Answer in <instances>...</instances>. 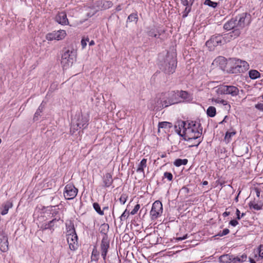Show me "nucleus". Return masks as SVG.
I'll use <instances>...</instances> for the list:
<instances>
[{"instance_id": "f257e3e1", "label": "nucleus", "mask_w": 263, "mask_h": 263, "mask_svg": "<svg viewBox=\"0 0 263 263\" xmlns=\"http://www.w3.org/2000/svg\"><path fill=\"white\" fill-rule=\"evenodd\" d=\"M176 130L178 134L184 137L185 140H190L198 138L201 133L199 130V124L194 121L178 122L175 125Z\"/></svg>"}, {"instance_id": "f03ea898", "label": "nucleus", "mask_w": 263, "mask_h": 263, "mask_svg": "<svg viewBox=\"0 0 263 263\" xmlns=\"http://www.w3.org/2000/svg\"><path fill=\"white\" fill-rule=\"evenodd\" d=\"M229 64L231 66V70L232 73L243 72L249 68V65L246 61L239 59H231L229 60Z\"/></svg>"}, {"instance_id": "7ed1b4c3", "label": "nucleus", "mask_w": 263, "mask_h": 263, "mask_svg": "<svg viewBox=\"0 0 263 263\" xmlns=\"http://www.w3.org/2000/svg\"><path fill=\"white\" fill-rule=\"evenodd\" d=\"M76 60V53L73 51L66 50L62 55L61 64L64 68L71 66Z\"/></svg>"}, {"instance_id": "20e7f679", "label": "nucleus", "mask_w": 263, "mask_h": 263, "mask_svg": "<svg viewBox=\"0 0 263 263\" xmlns=\"http://www.w3.org/2000/svg\"><path fill=\"white\" fill-rule=\"evenodd\" d=\"M216 92L219 95H230L234 97L238 95L239 89L234 86L221 85L217 88Z\"/></svg>"}, {"instance_id": "39448f33", "label": "nucleus", "mask_w": 263, "mask_h": 263, "mask_svg": "<svg viewBox=\"0 0 263 263\" xmlns=\"http://www.w3.org/2000/svg\"><path fill=\"white\" fill-rule=\"evenodd\" d=\"M250 14L243 12L236 16L235 18L237 27L239 28H243L246 26L249 25L251 22Z\"/></svg>"}, {"instance_id": "423d86ee", "label": "nucleus", "mask_w": 263, "mask_h": 263, "mask_svg": "<svg viewBox=\"0 0 263 263\" xmlns=\"http://www.w3.org/2000/svg\"><path fill=\"white\" fill-rule=\"evenodd\" d=\"M167 63L161 65V69L166 73H173L176 67V61L173 58L168 57L166 59Z\"/></svg>"}, {"instance_id": "0eeeda50", "label": "nucleus", "mask_w": 263, "mask_h": 263, "mask_svg": "<svg viewBox=\"0 0 263 263\" xmlns=\"http://www.w3.org/2000/svg\"><path fill=\"white\" fill-rule=\"evenodd\" d=\"M163 212L162 204V203L157 200L155 201L150 211V215L152 219H156L160 217Z\"/></svg>"}, {"instance_id": "6e6552de", "label": "nucleus", "mask_w": 263, "mask_h": 263, "mask_svg": "<svg viewBox=\"0 0 263 263\" xmlns=\"http://www.w3.org/2000/svg\"><path fill=\"white\" fill-rule=\"evenodd\" d=\"M149 104L150 108L152 109L160 110L168 106L167 103H163L161 94L157 96L156 98L151 100Z\"/></svg>"}, {"instance_id": "1a4fd4ad", "label": "nucleus", "mask_w": 263, "mask_h": 263, "mask_svg": "<svg viewBox=\"0 0 263 263\" xmlns=\"http://www.w3.org/2000/svg\"><path fill=\"white\" fill-rule=\"evenodd\" d=\"M78 189L72 184H67L65 187L64 195L67 200L73 199L77 195Z\"/></svg>"}, {"instance_id": "9d476101", "label": "nucleus", "mask_w": 263, "mask_h": 263, "mask_svg": "<svg viewBox=\"0 0 263 263\" xmlns=\"http://www.w3.org/2000/svg\"><path fill=\"white\" fill-rule=\"evenodd\" d=\"M66 35V32L64 30H60L57 31H53L51 33H48L46 35V39L48 41L53 40H61L65 38Z\"/></svg>"}, {"instance_id": "9b49d317", "label": "nucleus", "mask_w": 263, "mask_h": 263, "mask_svg": "<svg viewBox=\"0 0 263 263\" xmlns=\"http://www.w3.org/2000/svg\"><path fill=\"white\" fill-rule=\"evenodd\" d=\"M67 240L69 249L71 250L74 251L77 249L78 247V237L77 234L69 235V236L67 237Z\"/></svg>"}, {"instance_id": "f8f14e48", "label": "nucleus", "mask_w": 263, "mask_h": 263, "mask_svg": "<svg viewBox=\"0 0 263 263\" xmlns=\"http://www.w3.org/2000/svg\"><path fill=\"white\" fill-rule=\"evenodd\" d=\"M109 247V241L107 237H103L101 243V255L104 260H105L106 256Z\"/></svg>"}, {"instance_id": "ddd939ff", "label": "nucleus", "mask_w": 263, "mask_h": 263, "mask_svg": "<svg viewBox=\"0 0 263 263\" xmlns=\"http://www.w3.org/2000/svg\"><path fill=\"white\" fill-rule=\"evenodd\" d=\"M55 21L62 25H69V21L67 17V14L65 12H59L55 16Z\"/></svg>"}, {"instance_id": "4468645a", "label": "nucleus", "mask_w": 263, "mask_h": 263, "mask_svg": "<svg viewBox=\"0 0 263 263\" xmlns=\"http://www.w3.org/2000/svg\"><path fill=\"white\" fill-rule=\"evenodd\" d=\"M240 32L239 29H235L233 31L224 35L223 37V43L229 42L231 40L234 39L240 35Z\"/></svg>"}, {"instance_id": "2eb2a0df", "label": "nucleus", "mask_w": 263, "mask_h": 263, "mask_svg": "<svg viewBox=\"0 0 263 263\" xmlns=\"http://www.w3.org/2000/svg\"><path fill=\"white\" fill-rule=\"evenodd\" d=\"M166 95L168 97V99H169L170 101L169 103H167L168 106L181 102V100L179 98L177 91H173L166 94Z\"/></svg>"}, {"instance_id": "dca6fc26", "label": "nucleus", "mask_w": 263, "mask_h": 263, "mask_svg": "<svg viewBox=\"0 0 263 263\" xmlns=\"http://www.w3.org/2000/svg\"><path fill=\"white\" fill-rule=\"evenodd\" d=\"M1 236L2 238L0 239V250L3 252H6L9 249L8 237L3 232Z\"/></svg>"}, {"instance_id": "f3484780", "label": "nucleus", "mask_w": 263, "mask_h": 263, "mask_svg": "<svg viewBox=\"0 0 263 263\" xmlns=\"http://www.w3.org/2000/svg\"><path fill=\"white\" fill-rule=\"evenodd\" d=\"M89 117L87 115L79 116L76 125L79 128H85L88 125Z\"/></svg>"}, {"instance_id": "a211bd4d", "label": "nucleus", "mask_w": 263, "mask_h": 263, "mask_svg": "<svg viewBox=\"0 0 263 263\" xmlns=\"http://www.w3.org/2000/svg\"><path fill=\"white\" fill-rule=\"evenodd\" d=\"M146 162L147 160L145 158H143L139 164L136 170V172L138 173L140 177L142 178H144L145 177L144 168L147 166Z\"/></svg>"}, {"instance_id": "6ab92c4d", "label": "nucleus", "mask_w": 263, "mask_h": 263, "mask_svg": "<svg viewBox=\"0 0 263 263\" xmlns=\"http://www.w3.org/2000/svg\"><path fill=\"white\" fill-rule=\"evenodd\" d=\"M234 256L229 254L223 255L219 257L220 263H235Z\"/></svg>"}, {"instance_id": "aec40b11", "label": "nucleus", "mask_w": 263, "mask_h": 263, "mask_svg": "<svg viewBox=\"0 0 263 263\" xmlns=\"http://www.w3.org/2000/svg\"><path fill=\"white\" fill-rule=\"evenodd\" d=\"M235 27H237V23L235 18L228 21L224 24L223 28L225 30H230L234 29Z\"/></svg>"}, {"instance_id": "412c9836", "label": "nucleus", "mask_w": 263, "mask_h": 263, "mask_svg": "<svg viewBox=\"0 0 263 263\" xmlns=\"http://www.w3.org/2000/svg\"><path fill=\"white\" fill-rule=\"evenodd\" d=\"M210 40L212 43H214L215 46L221 45L222 43L224 44L223 42V37L219 34L212 36Z\"/></svg>"}, {"instance_id": "4be33fe9", "label": "nucleus", "mask_w": 263, "mask_h": 263, "mask_svg": "<svg viewBox=\"0 0 263 263\" xmlns=\"http://www.w3.org/2000/svg\"><path fill=\"white\" fill-rule=\"evenodd\" d=\"M212 101L213 104L214 103H219L222 104L225 106V108L227 110H229L231 108V106L229 104H228V101L225 100L221 99L220 98L216 99H212Z\"/></svg>"}, {"instance_id": "5701e85b", "label": "nucleus", "mask_w": 263, "mask_h": 263, "mask_svg": "<svg viewBox=\"0 0 263 263\" xmlns=\"http://www.w3.org/2000/svg\"><path fill=\"white\" fill-rule=\"evenodd\" d=\"M177 93L179 99L181 101L182 100L189 101L191 100L190 95L185 91H177Z\"/></svg>"}, {"instance_id": "b1692460", "label": "nucleus", "mask_w": 263, "mask_h": 263, "mask_svg": "<svg viewBox=\"0 0 263 263\" xmlns=\"http://www.w3.org/2000/svg\"><path fill=\"white\" fill-rule=\"evenodd\" d=\"M12 207V203L10 202L7 201L2 205V209L1 214L5 215L8 212L9 209Z\"/></svg>"}, {"instance_id": "393cba45", "label": "nucleus", "mask_w": 263, "mask_h": 263, "mask_svg": "<svg viewBox=\"0 0 263 263\" xmlns=\"http://www.w3.org/2000/svg\"><path fill=\"white\" fill-rule=\"evenodd\" d=\"M104 185L106 187L109 186L112 182V176L109 173L106 174L104 179Z\"/></svg>"}, {"instance_id": "a878e982", "label": "nucleus", "mask_w": 263, "mask_h": 263, "mask_svg": "<svg viewBox=\"0 0 263 263\" xmlns=\"http://www.w3.org/2000/svg\"><path fill=\"white\" fill-rule=\"evenodd\" d=\"M236 134L235 132H227L226 134L224 141L226 143H228L231 141V137Z\"/></svg>"}, {"instance_id": "bb28decb", "label": "nucleus", "mask_w": 263, "mask_h": 263, "mask_svg": "<svg viewBox=\"0 0 263 263\" xmlns=\"http://www.w3.org/2000/svg\"><path fill=\"white\" fill-rule=\"evenodd\" d=\"M249 77L251 79H256L260 77V73L256 70H251L249 71Z\"/></svg>"}, {"instance_id": "cd10ccee", "label": "nucleus", "mask_w": 263, "mask_h": 263, "mask_svg": "<svg viewBox=\"0 0 263 263\" xmlns=\"http://www.w3.org/2000/svg\"><path fill=\"white\" fill-rule=\"evenodd\" d=\"M44 109V106L41 105L37 110L36 111L34 117H33V120L34 121H37L39 119V117L41 116V114L43 111Z\"/></svg>"}, {"instance_id": "c85d7f7f", "label": "nucleus", "mask_w": 263, "mask_h": 263, "mask_svg": "<svg viewBox=\"0 0 263 263\" xmlns=\"http://www.w3.org/2000/svg\"><path fill=\"white\" fill-rule=\"evenodd\" d=\"M250 208H253L256 210H259L262 208V204L255 202V201H251L249 203Z\"/></svg>"}, {"instance_id": "c756f323", "label": "nucleus", "mask_w": 263, "mask_h": 263, "mask_svg": "<svg viewBox=\"0 0 263 263\" xmlns=\"http://www.w3.org/2000/svg\"><path fill=\"white\" fill-rule=\"evenodd\" d=\"M207 115L211 117H214L216 115V108L213 106H210L206 111Z\"/></svg>"}, {"instance_id": "7c9ffc66", "label": "nucleus", "mask_w": 263, "mask_h": 263, "mask_svg": "<svg viewBox=\"0 0 263 263\" xmlns=\"http://www.w3.org/2000/svg\"><path fill=\"white\" fill-rule=\"evenodd\" d=\"M187 160L186 159H178L174 162V165L176 166H180L182 165H186L187 163Z\"/></svg>"}, {"instance_id": "2f4dec72", "label": "nucleus", "mask_w": 263, "mask_h": 263, "mask_svg": "<svg viewBox=\"0 0 263 263\" xmlns=\"http://www.w3.org/2000/svg\"><path fill=\"white\" fill-rule=\"evenodd\" d=\"M247 258V255L243 254L240 256H234V261H236L235 263H240L246 260Z\"/></svg>"}, {"instance_id": "473e14b6", "label": "nucleus", "mask_w": 263, "mask_h": 263, "mask_svg": "<svg viewBox=\"0 0 263 263\" xmlns=\"http://www.w3.org/2000/svg\"><path fill=\"white\" fill-rule=\"evenodd\" d=\"M99 254L96 249H93L92 252L91 258L92 260L97 261L99 259Z\"/></svg>"}, {"instance_id": "72a5a7b5", "label": "nucleus", "mask_w": 263, "mask_h": 263, "mask_svg": "<svg viewBox=\"0 0 263 263\" xmlns=\"http://www.w3.org/2000/svg\"><path fill=\"white\" fill-rule=\"evenodd\" d=\"M93 206L96 211L100 215H104V212L103 210H101L100 206L98 203H94L93 204Z\"/></svg>"}, {"instance_id": "f704fd0d", "label": "nucleus", "mask_w": 263, "mask_h": 263, "mask_svg": "<svg viewBox=\"0 0 263 263\" xmlns=\"http://www.w3.org/2000/svg\"><path fill=\"white\" fill-rule=\"evenodd\" d=\"M171 123L168 122H160L158 124L159 128H166L167 127H171Z\"/></svg>"}, {"instance_id": "c9c22d12", "label": "nucleus", "mask_w": 263, "mask_h": 263, "mask_svg": "<svg viewBox=\"0 0 263 263\" xmlns=\"http://www.w3.org/2000/svg\"><path fill=\"white\" fill-rule=\"evenodd\" d=\"M72 234H76L74 227L73 226H69L67 227V237Z\"/></svg>"}, {"instance_id": "e433bc0d", "label": "nucleus", "mask_w": 263, "mask_h": 263, "mask_svg": "<svg viewBox=\"0 0 263 263\" xmlns=\"http://www.w3.org/2000/svg\"><path fill=\"white\" fill-rule=\"evenodd\" d=\"M204 4L205 5H208L212 8H216L217 6V4L216 3L213 2L211 1V0H205Z\"/></svg>"}, {"instance_id": "4c0bfd02", "label": "nucleus", "mask_w": 263, "mask_h": 263, "mask_svg": "<svg viewBox=\"0 0 263 263\" xmlns=\"http://www.w3.org/2000/svg\"><path fill=\"white\" fill-rule=\"evenodd\" d=\"M89 40L88 37H84L82 38L81 42V44L82 46V48L83 49L86 47V46L87 45V42H89Z\"/></svg>"}, {"instance_id": "58836bf2", "label": "nucleus", "mask_w": 263, "mask_h": 263, "mask_svg": "<svg viewBox=\"0 0 263 263\" xmlns=\"http://www.w3.org/2000/svg\"><path fill=\"white\" fill-rule=\"evenodd\" d=\"M127 198H128L127 195L126 194H123L122 195H121L120 198H119L120 202L122 204H125Z\"/></svg>"}, {"instance_id": "ea45409f", "label": "nucleus", "mask_w": 263, "mask_h": 263, "mask_svg": "<svg viewBox=\"0 0 263 263\" xmlns=\"http://www.w3.org/2000/svg\"><path fill=\"white\" fill-rule=\"evenodd\" d=\"M129 212L127 211L126 210L124 211V212L122 213L121 216L120 217V219L121 221H124L129 216Z\"/></svg>"}, {"instance_id": "a19ab883", "label": "nucleus", "mask_w": 263, "mask_h": 263, "mask_svg": "<svg viewBox=\"0 0 263 263\" xmlns=\"http://www.w3.org/2000/svg\"><path fill=\"white\" fill-rule=\"evenodd\" d=\"M128 20L130 22H137L138 20L137 14L135 13L130 14L128 17Z\"/></svg>"}, {"instance_id": "79ce46f5", "label": "nucleus", "mask_w": 263, "mask_h": 263, "mask_svg": "<svg viewBox=\"0 0 263 263\" xmlns=\"http://www.w3.org/2000/svg\"><path fill=\"white\" fill-rule=\"evenodd\" d=\"M257 252L258 253V257L262 259L263 258V245L259 246L257 249Z\"/></svg>"}, {"instance_id": "37998d69", "label": "nucleus", "mask_w": 263, "mask_h": 263, "mask_svg": "<svg viewBox=\"0 0 263 263\" xmlns=\"http://www.w3.org/2000/svg\"><path fill=\"white\" fill-rule=\"evenodd\" d=\"M214 62L216 64H217V63H221L222 64H225L226 63V60L225 59L222 57H218V58H217L215 60V61H214Z\"/></svg>"}, {"instance_id": "c03bdc74", "label": "nucleus", "mask_w": 263, "mask_h": 263, "mask_svg": "<svg viewBox=\"0 0 263 263\" xmlns=\"http://www.w3.org/2000/svg\"><path fill=\"white\" fill-rule=\"evenodd\" d=\"M206 46L210 50H213L214 47H216L210 39L206 42Z\"/></svg>"}, {"instance_id": "a18cd8bd", "label": "nucleus", "mask_w": 263, "mask_h": 263, "mask_svg": "<svg viewBox=\"0 0 263 263\" xmlns=\"http://www.w3.org/2000/svg\"><path fill=\"white\" fill-rule=\"evenodd\" d=\"M112 3L109 1H105L103 5V7L104 9H108L112 7Z\"/></svg>"}, {"instance_id": "49530a36", "label": "nucleus", "mask_w": 263, "mask_h": 263, "mask_svg": "<svg viewBox=\"0 0 263 263\" xmlns=\"http://www.w3.org/2000/svg\"><path fill=\"white\" fill-rule=\"evenodd\" d=\"M57 221L56 219H53L49 222L48 223H46L44 226V229H51L52 227L53 226L52 225V223H53L54 221Z\"/></svg>"}, {"instance_id": "de8ad7c7", "label": "nucleus", "mask_w": 263, "mask_h": 263, "mask_svg": "<svg viewBox=\"0 0 263 263\" xmlns=\"http://www.w3.org/2000/svg\"><path fill=\"white\" fill-rule=\"evenodd\" d=\"M161 99H162L163 103H168L170 102V100L168 99V97L166 94H161Z\"/></svg>"}, {"instance_id": "09e8293b", "label": "nucleus", "mask_w": 263, "mask_h": 263, "mask_svg": "<svg viewBox=\"0 0 263 263\" xmlns=\"http://www.w3.org/2000/svg\"><path fill=\"white\" fill-rule=\"evenodd\" d=\"M140 208V205L139 204H137L135 205L134 209L130 212V214L135 215L138 212Z\"/></svg>"}, {"instance_id": "8fccbe9b", "label": "nucleus", "mask_w": 263, "mask_h": 263, "mask_svg": "<svg viewBox=\"0 0 263 263\" xmlns=\"http://www.w3.org/2000/svg\"><path fill=\"white\" fill-rule=\"evenodd\" d=\"M165 178H167L169 181H171L173 179V175L171 173L165 172L164 174Z\"/></svg>"}, {"instance_id": "3c124183", "label": "nucleus", "mask_w": 263, "mask_h": 263, "mask_svg": "<svg viewBox=\"0 0 263 263\" xmlns=\"http://www.w3.org/2000/svg\"><path fill=\"white\" fill-rule=\"evenodd\" d=\"M191 10V8L188 7L187 6L185 7L184 11L183 12V17H185L187 16L188 13L190 12Z\"/></svg>"}, {"instance_id": "603ef678", "label": "nucleus", "mask_w": 263, "mask_h": 263, "mask_svg": "<svg viewBox=\"0 0 263 263\" xmlns=\"http://www.w3.org/2000/svg\"><path fill=\"white\" fill-rule=\"evenodd\" d=\"M230 232V231L228 229H224L222 232L220 233H219L218 235L219 236H223L224 235H227Z\"/></svg>"}, {"instance_id": "864d4df0", "label": "nucleus", "mask_w": 263, "mask_h": 263, "mask_svg": "<svg viewBox=\"0 0 263 263\" xmlns=\"http://www.w3.org/2000/svg\"><path fill=\"white\" fill-rule=\"evenodd\" d=\"M255 107L260 111H263V103H258L256 104Z\"/></svg>"}, {"instance_id": "5fc2aeb1", "label": "nucleus", "mask_w": 263, "mask_h": 263, "mask_svg": "<svg viewBox=\"0 0 263 263\" xmlns=\"http://www.w3.org/2000/svg\"><path fill=\"white\" fill-rule=\"evenodd\" d=\"M239 213H240L239 210L238 209H237L236 211V214L237 215V219H240L241 217H242L245 215V213H242L241 215L240 216L239 215Z\"/></svg>"}, {"instance_id": "6e6d98bb", "label": "nucleus", "mask_w": 263, "mask_h": 263, "mask_svg": "<svg viewBox=\"0 0 263 263\" xmlns=\"http://www.w3.org/2000/svg\"><path fill=\"white\" fill-rule=\"evenodd\" d=\"M238 223V221L236 220H232L230 221V224L231 226L235 227L237 225Z\"/></svg>"}, {"instance_id": "4d7b16f0", "label": "nucleus", "mask_w": 263, "mask_h": 263, "mask_svg": "<svg viewBox=\"0 0 263 263\" xmlns=\"http://www.w3.org/2000/svg\"><path fill=\"white\" fill-rule=\"evenodd\" d=\"M148 34L150 36H154L155 37L157 36V34L155 33L153 31H149L148 33Z\"/></svg>"}, {"instance_id": "13d9d810", "label": "nucleus", "mask_w": 263, "mask_h": 263, "mask_svg": "<svg viewBox=\"0 0 263 263\" xmlns=\"http://www.w3.org/2000/svg\"><path fill=\"white\" fill-rule=\"evenodd\" d=\"M187 235L186 234V235H184L183 237H179L176 238V240H178V241H180V240H184V239L187 238Z\"/></svg>"}, {"instance_id": "bf43d9fd", "label": "nucleus", "mask_w": 263, "mask_h": 263, "mask_svg": "<svg viewBox=\"0 0 263 263\" xmlns=\"http://www.w3.org/2000/svg\"><path fill=\"white\" fill-rule=\"evenodd\" d=\"M181 3L185 6H187L189 5V2L188 0H181Z\"/></svg>"}, {"instance_id": "052dcab7", "label": "nucleus", "mask_w": 263, "mask_h": 263, "mask_svg": "<svg viewBox=\"0 0 263 263\" xmlns=\"http://www.w3.org/2000/svg\"><path fill=\"white\" fill-rule=\"evenodd\" d=\"M181 191L183 192H184L185 193L189 192V189L186 187H183L182 188Z\"/></svg>"}, {"instance_id": "680f3d73", "label": "nucleus", "mask_w": 263, "mask_h": 263, "mask_svg": "<svg viewBox=\"0 0 263 263\" xmlns=\"http://www.w3.org/2000/svg\"><path fill=\"white\" fill-rule=\"evenodd\" d=\"M230 212L226 211L222 214V215L223 217H227V216H229L230 215Z\"/></svg>"}, {"instance_id": "e2e57ef3", "label": "nucleus", "mask_w": 263, "mask_h": 263, "mask_svg": "<svg viewBox=\"0 0 263 263\" xmlns=\"http://www.w3.org/2000/svg\"><path fill=\"white\" fill-rule=\"evenodd\" d=\"M75 130H78V129H76L74 128V125H73V126L71 127V132L72 133V134H74L75 132Z\"/></svg>"}, {"instance_id": "0e129e2a", "label": "nucleus", "mask_w": 263, "mask_h": 263, "mask_svg": "<svg viewBox=\"0 0 263 263\" xmlns=\"http://www.w3.org/2000/svg\"><path fill=\"white\" fill-rule=\"evenodd\" d=\"M88 42H89V46H92V45H95V42L93 40H91V41Z\"/></svg>"}, {"instance_id": "69168bd1", "label": "nucleus", "mask_w": 263, "mask_h": 263, "mask_svg": "<svg viewBox=\"0 0 263 263\" xmlns=\"http://www.w3.org/2000/svg\"><path fill=\"white\" fill-rule=\"evenodd\" d=\"M250 263H256L255 260L251 258H249Z\"/></svg>"}, {"instance_id": "338daca9", "label": "nucleus", "mask_w": 263, "mask_h": 263, "mask_svg": "<svg viewBox=\"0 0 263 263\" xmlns=\"http://www.w3.org/2000/svg\"><path fill=\"white\" fill-rule=\"evenodd\" d=\"M202 184H203V185H207V184H208V181H203V182H202Z\"/></svg>"}, {"instance_id": "774afa93", "label": "nucleus", "mask_w": 263, "mask_h": 263, "mask_svg": "<svg viewBox=\"0 0 263 263\" xmlns=\"http://www.w3.org/2000/svg\"><path fill=\"white\" fill-rule=\"evenodd\" d=\"M116 10L117 11H119L121 10V7L120 6H118L117 8H116Z\"/></svg>"}]
</instances>
